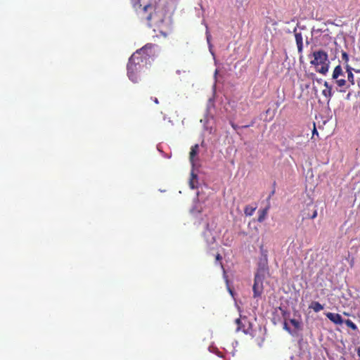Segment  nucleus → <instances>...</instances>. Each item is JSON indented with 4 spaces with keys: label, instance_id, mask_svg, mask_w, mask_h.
<instances>
[{
    "label": "nucleus",
    "instance_id": "f257e3e1",
    "mask_svg": "<svg viewBox=\"0 0 360 360\" xmlns=\"http://www.w3.org/2000/svg\"><path fill=\"white\" fill-rule=\"evenodd\" d=\"M154 48L155 45L148 44L137 50L129 58L127 65V75L129 79L133 82H138V73L141 72L148 64H150L155 53Z\"/></svg>",
    "mask_w": 360,
    "mask_h": 360
},
{
    "label": "nucleus",
    "instance_id": "f03ea898",
    "mask_svg": "<svg viewBox=\"0 0 360 360\" xmlns=\"http://www.w3.org/2000/svg\"><path fill=\"white\" fill-rule=\"evenodd\" d=\"M131 3L135 11L141 18H146L148 21L151 19L155 20V23L159 32L164 37H167L171 31V22L169 18H160L159 20H156L157 15L152 14V11L154 10V8L151 4H142L140 3V0H131Z\"/></svg>",
    "mask_w": 360,
    "mask_h": 360
},
{
    "label": "nucleus",
    "instance_id": "7ed1b4c3",
    "mask_svg": "<svg viewBox=\"0 0 360 360\" xmlns=\"http://www.w3.org/2000/svg\"><path fill=\"white\" fill-rule=\"evenodd\" d=\"M199 153V146L195 144L192 146L190 151L189 160L192 166L191 172V178L189 180V186L191 189L198 188V174L197 170L200 166L198 162V154Z\"/></svg>",
    "mask_w": 360,
    "mask_h": 360
},
{
    "label": "nucleus",
    "instance_id": "20e7f679",
    "mask_svg": "<svg viewBox=\"0 0 360 360\" xmlns=\"http://www.w3.org/2000/svg\"><path fill=\"white\" fill-rule=\"evenodd\" d=\"M312 56L314 59L310 61V64L315 67L321 65L316 71L323 75H326L330 67L328 53L323 50H317L312 53Z\"/></svg>",
    "mask_w": 360,
    "mask_h": 360
},
{
    "label": "nucleus",
    "instance_id": "39448f33",
    "mask_svg": "<svg viewBox=\"0 0 360 360\" xmlns=\"http://www.w3.org/2000/svg\"><path fill=\"white\" fill-rule=\"evenodd\" d=\"M262 280L261 276L256 275L255 278V283L253 285L254 297L260 296L262 292Z\"/></svg>",
    "mask_w": 360,
    "mask_h": 360
},
{
    "label": "nucleus",
    "instance_id": "423d86ee",
    "mask_svg": "<svg viewBox=\"0 0 360 360\" xmlns=\"http://www.w3.org/2000/svg\"><path fill=\"white\" fill-rule=\"evenodd\" d=\"M326 316L330 321H332L335 324L340 325L345 322L341 315H340L339 314L328 312L326 314Z\"/></svg>",
    "mask_w": 360,
    "mask_h": 360
},
{
    "label": "nucleus",
    "instance_id": "0eeeda50",
    "mask_svg": "<svg viewBox=\"0 0 360 360\" xmlns=\"http://www.w3.org/2000/svg\"><path fill=\"white\" fill-rule=\"evenodd\" d=\"M295 41L297 46V51L299 53H302L303 51V38L300 32H297L296 29L294 30Z\"/></svg>",
    "mask_w": 360,
    "mask_h": 360
},
{
    "label": "nucleus",
    "instance_id": "6e6552de",
    "mask_svg": "<svg viewBox=\"0 0 360 360\" xmlns=\"http://www.w3.org/2000/svg\"><path fill=\"white\" fill-rule=\"evenodd\" d=\"M325 89L322 91V94L328 98V103H329L330 98L333 96L332 86L328 84V82H324Z\"/></svg>",
    "mask_w": 360,
    "mask_h": 360
},
{
    "label": "nucleus",
    "instance_id": "1a4fd4ad",
    "mask_svg": "<svg viewBox=\"0 0 360 360\" xmlns=\"http://www.w3.org/2000/svg\"><path fill=\"white\" fill-rule=\"evenodd\" d=\"M335 83L341 88L339 90L340 92H345L346 89L349 86V85L347 84V81L344 79H337V80H335Z\"/></svg>",
    "mask_w": 360,
    "mask_h": 360
},
{
    "label": "nucleus",
    "instance_id": "9d476101",
    "mask_svg": "<svg viewBox=\"0 0 360 360\" xmlns=\"http://www.w3.org/2000/svg\"><path fill=\"white\" fill-rule=\"evenodd\" d=\"M340 76H344V72L342 71V69L340 65H338L335 68L332 78L335 80H337V79L339 78Z\"/></svg>",
    "mask_w": 360,
    "mask_h": 360
},
{
    "label": "nucleus",
    "instance_id": "9b49d317",
    "mask_svg": "<svg viewBox=\"0 0 360 360\" xmlns=\"http://www.w3.org/2000/svg\"><path fill=\"white\" fill-rule=\"evenodd\" d=\"M315 312H319L323 309V306L318 302H312L309 306Z\"/></svg>",
    "mask_w": 360,
    "mask_h": 360
},
{
    "label": "nucleus",
    "instance_id": "f8f14e48",
    "mask_svg": "<svg viewBox=\"0 0 360 360\" xmlns=\"http://www.w3.org/2000/svg\"><path fill=\"white\" fill-rule=\"evenodd\" d=\"M290 323L294 327V330L296 331V335H297V330L301 328V323L297 319H292L289 321Z\"/></svg>",
    "mask_w": 360,
    "mask_h": 360
},
{
    "label": "nucleus",
    "instance_id": "ddd939ff",
    "mask_svg": "<svg viewBox=\"0 0 360 360\" xmlns=\"http://www.w3.org/2000/svg\"><path fill=\"white\" fill-rule=\"evenodd\" d=\"M269 207H270V205L269 204L266 206V208H264V210H261L260 211V213H259V217H258V221L259 222H262L265 219V217L266 215L267 214V212L269 210Z\"/></svg>",
    "mask_w": 360,
    "mask_h": 360
},
{
    "label": "nucleus",
    "instance_id": "4468645a",
    "mask_svg": "<svg viewBox=\"0 0 360 360\" xmlns=\"http://www.w3.org/2000/svg\"><path fill=\"white\" fill-rule=\"evenodd\" d=\"M255 210L256 207H253L252 206L248 205L245 207L244 212L247 216H252Z\"/></svg>",
    "mask_w": 360,
    "mask_h": 360
},
{
    "label": "nucleus",
    "instance_id": "2eb2a0df",
    "mask_svg": "<svg viewBox=\"0 0 360 360\" xmlns=\"http://www.w3.org/2000/svg\"><path fill=\"white\" fill-rule=\"evenodd\" d=\"M349 328H352L354 330H357L356 325L352 322L350 319L345 320L344 322Z\"/></svg>",
    "mask_w": 360,
    "mask_h": 360
},
{
    "label": "nucleus",
    "instance_id": "dca6fc26",
    "mask_svg": "<svg viewBox=\"0 0 360 360\" xmlns=\"http://www.w3.org/2000/svg\"><path fill=\"white\" fill-rule=\"evenodd\" d=\"M283 328L287 330L289 333H290L292 336H296V331L292 330L288 326V323L285 322Z\"/></svg>",
    "mask_w": 360,
    "mask_h": 360
},
{
    "label": "nucleus",
    "instance_id": "f3484780",
    "mask_svg": "<svg viewBox=\"0 0 360 360\" xmlns=\"http://www.w3.org/2000/svg\"><path fill=\"white\" fill-rule=\"evenodd\" d=\"M347 80L351 84L353 85L354 84V75L351 71H349L347 73Z\"/></svg>",
    "mask_w": 360,
    "mask_h": 360
},
{
    "label": "nucleus",
    "instance_id": "a211bd4d",
    "mask_svg": "<svg viewBox=\"0 0 360 360\" xmlns=\"http://www.w3.org/2000/svg\"><path fill=\"white\" fill-rule=\"evenodd\" d=\"M206 34H207V43H208V44H209L210 51L211 53H212V55H214V53H213L212 52V51H211V47H212V45H211V44H210V37H211V36H210V34L208 33V32H207V31Z\"/></svg>",
    "mask_w": 360,
    "mask_h": 360
},
{
    "label": "nucleus",
    "instance_id": "6ab92c4d",
    "mask_svg": "<svg viewBox=\"0 0 360 360\" xmlns=\"http://www.w3.org/2000/svg\"><path fill=\"white\" fill-rule=\"evenodd\" d=\"M342 59L345 60L346 63L349 60L348 54L346 52H342Z\"/></svg>",
    "mask_w": 360,
    "mask_h": 360
},
{
    "label": "nucleus",
    "instance_id": "aec40b11",
    "mask_svg": "<svg viewBox=\"0 0 360 360\" xmlns=\"http://www.w3.org/2000/svg\"><path fill=\"white\" fill-rule=\"evenodd\" d=\"M260 251H261V254L264 257H266L267 256V251L266 250L264 249L263 246H261L260 247Z\"/></svg>",
    "mask_w": 360,
    "mask_h": 360
},
{
    "label": "nucleus",
    "instance_id": "412c9836",
    "mask_svg": "<svg viewBox=\"0 0 360 360\" xmlns=\"http://www.w3.org/2000/svg\"><path fill=\"white\" fill-rule=\"evenodd\" d=\"M317 216V210L315 209L313 211V214L311 216H309V214L306 216V217H309L311 219H314Z\"/></svg>",
    "mask_w": 360,
    "mask_h": 360
},
{
    "label": "nucleus",
    "instance_id": "4be33fe9",
    "mask_svg": "<svg viewBox=\"0 0 360 360\" xmlns=\"http://www.w3.org/2000/svg\"><path fill=\"white\" fill-rule=\"evenodd\" d=\"M191 212L193 213H194L195 212H200V210L199 209L198 205L197 204L195 205L194 207L191 210Z\"/></svg>",
    "mask_w": 360,
    "mask_h": 360
},
{
    "label": "nucleus",
    "instance_id": "5701e85b",
    "mask_svg": "<svg viewBox=\"0 0 360 360\" xmlns=\"http://www.w3.org/2000/svg\"><path fill=\"white\" fill-rule=\"evenodd\" d=\"M236 323L238 325V328H237V330H239L240 329V319H236Z\"/></svg>",
    "mask_w": 360,
    "mask_h": 360
},
{
    "label": "nucleus",
    "instance_id": "b1692460",
    "mask_svg": "<svg viewBox=\"0 0 360 360\" xmlns=\"http://www.w3.org/2000/svg\"><path fill=\"white\" fill-rule=\"evenodd\" d=\"M346 69H347V72L348 73L349 71H351L353 70L349 65H347L346 66Z\"/></svg>",
    "mask_w": 360,
    "mask_h": 360
},
{
    "label": "nucleus",
    "instance_id": "393cba45",
    "mask_svg": "<svg viewBox=\"0 0 360 360\" xmlns=\"http://www.w3.org/2000/svg\"><path fill=\"white\" fill-rule=\"evenodd\" d=\"M275 191H272L271 193H270L269 196L267 198V200L269 201L270 198L274 194Z\"/></svg>",
    "mask_w": 360,
    "mask_h": 360
},
{
    "label": "nucleus",
    "instance_id": "a878e982",
    "mask_svg": "<svg viewBox=\"0 0 360 360\" xmlns=\"http://www.w3.org/2000/svg\"><path fill=\"white\" fill-rule=\"evenodd\" d=\"M216 259L217 261H219L220 259H221V257L220 256L219 254H218L216 257Z\"/></svg>",
    "mask_w": 360,
    "mask_h": 360
},
{
    "label": "nucleus",
    "instance_id": "bb28decb",
    "mask_svg": "<svg viewBox=\"0 0 360 360\" xmlns=\"http://www.w3.org/2000/svg\"><path fill=\"white\" fill-rule=\"evenodd\" d=\"M357 355L360 357V347L356 349Z\"/></svg>",
    "mask_w": 360,
    "mask_h": 360
},
{
    "label": "nucleus",
    "instance_id": "cd10ccee",
    "mask_svg": "<svg viewBox=\"0 0 360 360\" xmlns=\"http://www.w3.org/2000/svg\"><path fill=\"white\" fill-rule=\"evenodd\" d=\"M350 96H351V93H349V94L347 95L346 98L349 100V99L350 98Z\"/></svg>",
    "mask_w": 360,
    "mask_h": 360
},
{
    "label": "nucleus",
    "instance_id": "c85d7f7f",
    "mask_svg": "<svg viewBox=\"0 0 360 360\" xmlns=\"http://www.w3.org/2000/svg\"><path fill=\"white\" fill-rule=\"evenodd\" d=\"M212 105V100L211 98L209 100V105Z\"/></svg>",
    "mask_w": 360,
    "mask_h": 360
},
{
    "label": "nucleus",
    "instance_id": "c756f323",
    "mask_svg": "<svg viewBox=\"0 0 360 360\" xmlns=\"http://www.w3.org/2000/svg\"><path fill=\"white\" fill-rule=\"evenodd\" d=\"M154 102H155V103H159V102H158V98H155L154 99Z\"/></svg>",
    "mask_w": 360,
    "mask_h": 360
},
{
    "label": "nucleus",
    "instance_id": "7c9ffc66",
    "mask_svg": "<svg viewBox=\"0 0 360 360\" xmlns=\"http://www.w3.org/2000/svg\"><path fill=\"white\" fill-rule=\"evenodd\" d=\"M228 289H229V292L233 295L232 290L229 288H228Z\"/></svg>",
    "mask_w": 360,
    "mask_h": 360
},
{
    "label": "nucleus",
    "instance_id": "2f4dec72",
    "mask_svg": "<svg viewBox=\"0 0 360 360\" xmlns=\"http://www.w3.org/2000/svg\"><path fill=\"white\" fill-rule=\"evenodd\" d=\"M223 270H224V269H223ZM223 273H224V278H226V276H225V271H223Z\"/></svg>",
    "mask_w": 360,
    "mask_h": 360
}]
</instances>
